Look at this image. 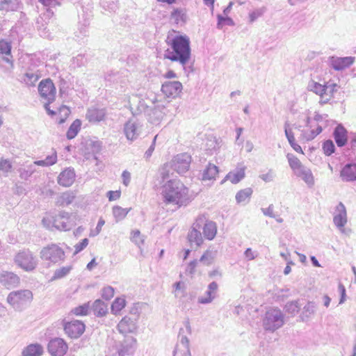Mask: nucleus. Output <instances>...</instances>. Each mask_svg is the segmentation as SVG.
I'll list each match as a JSON object with an SVG mask.
<instances>
[{"label": "nucleus", "mask_w": 356, "mask_h": 356, "mask_svg": "<svg viewBox=\"0 0 356 356\" xmlns=\"http://www.w3.org/2000/svg\"><path fill=\"white\" fill-rule=\"evenodd\" d=\"M157 137H158V135H156L154 136L152 145L149 146L148 149L145 152V157L146 159H149L152 156V154L155 149V144H156V140Z\"/></svg>", "instance_id": "nucleus-62"}, {"label": "nucleus", "mask_w": 356, "mask_h": 356, "mask_svg": "<svg viewBox=\"0 0 356 356\" xmlns=\"http://www.w3.org/2000/svg\"><path fill=\"white\" fill-rule=\"evenodd\" d=\"M219 174L218 167L213 163H209L204 169L202 179L204 181H214Z\"/></svg>", "instance_id": "nucleus-27"}, {"label": "nucleus", "mask_w": 356, "mask_h": 356, "mask_svg": "<svg viewBox=\"0 0 356 356\" xmlns=\"http://www.w3.org/2000/svg\"><path fill=\"white\" fill-rule=\"evenodd\" d=\"M355 60V57L352 56L343 58L332 57L330 59V65L334 70H341L353 65Z\"/></svg>", "instance_id": "nucleus-23"}, {"label": "nucleus", "mask_w": 356, "mask_h": 356, "mask_svg": "<svg viewBox=\"0 0 356 356\" xmlns=\"http://www.w3.org/2000/svg\"><path fill=\"white\" fill-rule=\"evenodd\" d=\"M182 85L178 81H168L161 86V91L168 97L175 98L181 92Z\"/></svg>", "instance_id": "nucleus-15"}, {"label": "nucleus", "mask_w": 356, "mask_h": 356, "mask_svg": "<svg viewBox=\"0 0 356 356\" xmlns=\"http://www.w3.org/2000/svg\"><path fill=\"white\" fill-rule=\"evenodd\" d=\"M11 52V45L9 42H6L4 40H0V54H5L6 57L3 58V60L6 63H11V60L8 56H10Z\"/></svg>", "instance_id": "nucleus-41"}, {"label": "nucleus", "mask_w": 356, "mask_h": 356, "mask_svg": "<svg viewBox=\"0 0 356 356\" xmlns=\"http://www.w3.org/2000/svg\"><path fill=\"white\" fill-rule=\"evenodd\" d=\"M15 263L25 271H31L37 266V259L33 253L28 250L19 252L14 258Z\"/></svg>", "instance_id": "nucleus-6"}, {"label": "nucleus", "mask_w": 356, "mask_h": 356, "mask_svg": "<svg viewBox=\"0 0 356 356\" xmlns=\"http://www.w3.org/2000/svg\"><path fill=\"white\" fill-rule=\"evenodd\" d=\"M40 76L41 74L38 70L29 69L24 74L22 80L23 82L28 86H34Z\"/></svg>", "instance_id": "nucleus-28"}, {"label": "nucleus", "mask_w": 356, "mask_h": 356, "mask_svg": "<svg viewBox=\"0 0 356 356\" xmlns=\"http://www.w3.org/2000/svg\"><path fill=\"white\" fill-rule=\"evenodd\" d=\"M142 122L136 117L130 118L124 125V134L129 140H136L141 134Z\"/></svg>", "instance_id": "nucleus-8"}, {"label": "nucleus", "mask_w": 356, "mask_h": 356, "mask_svg": "<svg viewBox=\"0 0 356 356\" xmlns=\"http://www.w3.org/2000/svg\"><path fill=\"white\" fill-rule=\"evenodd\" d=\"M74 195L71 191H67L60 194L56 199V205L67 206L72 203L74 200Z\"/></svg>", "instance_id": "nucleus-35"}, {"label": "nucleus", "mask_w": 356, "mask_h": 356, "mask_svg": "<svg viewBox=\"0 0 356 356\" xmlns=\"http://www.w3.org/2000/svg\"><path fill=\"white\" fill-rule=\"evenodd\" d=\"M86 63V60L82 54H79L72 59V65L74 67H80L84 65Z\"/></svg>", "instance_id": "nucleus-49"}, {"label": "nucleus", "mask_w": 356, "mask_h": 356, "mask_svg": "<svg viewBox=\"0 0 356 356\" xmlns=\"http://www.w3.org/2000/svg\"><path fill=\"white\" fill-rule=\"evenodd\" d=\"M42 353L43 348L38 343L30 344L22 351L23 356H41Z\"/></svg>", "instance_id": "nucleus-33"}, {"label": "nucleus", "mask_w": 356, "mask_h": 356, "mask_svg": "<svg viewBox=\"0 0 356 356\" xmlns=\"http://www.w3.org/2000/svg\"><path fill=\"white\" fill-rule=\"evenodd\" d=\"M137 328L136 318H132L127 316L122 318L117 325L118 330L122 334L133 333L136 331Z\"/></svg>", "instance_id": "nucleus-17"}, {"label": "nucleus", "mask_w": 356, "mask_h": 356, "mask_svg": "<svg viewBox=\"0 0 356 356\" xmlns=\"http://www.w3.org/2000/svg\"><path fill=\"white\" fill-rule=\"evenodd\" d=\"M263 13H264V10L261 8L257 9V10L252 11L251 13H249V15H248L249 22L250 23L254 22L259 17H260L263 15Z\"/></svg>", "instance_id": "nucleus-56"}, {"label": "nucleus", "mask_w": 356, "mask_h": 356, "mask_svg": "<svg viewBox=\"0 0 356 356\" xmlns=\"http://www.w3.org/2000/svg\"><path fill=\"white\" fill-rule=\"evenodd\" d=\"M47 349L51 356H63L68 350V346L63 339L54 338L49 341Z\"/></svg>", "instance_id": "nucleus-12"}, {"label": "nucleus", "mask_w": 356, "mask_h": 356, "mask_svg": "<svg viewBox=\"0 0 356 356\" xmlns=\"http://www.w3.org/2000/svg\"><path fill=\"white\" fill-rule=\"evenodd\" d=\"M136 339L133 337L126 338L118 347L119 356H127L132 355L136 348Z\"/></svg>", "instance_id": "nucleus-18"}, {"label": "nucleus", "mask_w": 356, "mask_h": 356, "mask_svg": "<svg viewBox=\"0 0 356 356\" xmlns=\"http://www.w3.org/2000/svg\"><path fill=\"white\" fill-rule=\"evenodd\" d=\"M337 213L334 216L333 221L339 228H343L347 222V212L345 206L339 202L336 207Z\"/></svg>", "instance_id": "nucleus-22"}, {"label": "nucleus", "mask_w": 356, "mask_h": 356, "mask_svg": "<svg viewBox=\"0 0 356 356\" xmlns=\"http://www.w3.org/2000/svg\"><path fill=\"white\" fill-rule=\"evenodd\" d=\"M122 183L127 186L131 181V173L127 170H124L122 174Z\"/></svg>", "instance_id": "nucleus-63"}, {"label": "nucleus", "mask_w": 356, "mask_h": 356, "mask_svg": "<svg viewBox=\"0 0 356 356\" xmlns=\"http://www.w3.org/2000/svg\"><path fill=\"white\" fill-rule=\"evenodd\" d=\"M186 16L182 9H175L170 15V20L177 24L182 25L186 22Z\"/></svg>", "instance_id": "nucleus-37"}, {"label": "nucleus", "mask_w": 356, "mask_h": 356, "mask_svg": "<svg viewBox=\"0 0 356 356\" xmlns=\"http://www.w3.org/2000/svg\"><path fill=\"white\" fill-rule=\"evenodd\" d=\"M12 165L10 162L6 159H2L0 161V172L4 174L5 176L8 175V173L10 171Z\"/></svg>", "instance_id": "nucleus-50"}, {"label": "nucleus", "mask_w": 356, "mask_h": 356, "mask_svg": "<svg viewBox=\"0 0 356 356\" xmlns=\"http://www.w3.org/2000/svg\"><path fill=\"white\" fill-rule=\"evenodd\" d=\"M104 224H105L104 220L101 218L98 221L96 228L90 230L89 236L95 237V236H97L102 231V228Z\"/></svg>", "instance_id": "nucleus-55"}, {"label": "nucleus", "mask_w": 356, "mask_h": 356, "mask_svg": "<svg viewBox=\"0 0 356 356\" xmlns=\"http://www.w3.org/2000/svg\"><path fill=\"white\" fill-rule=\"evenodd\" d=\"M334 137L337 145L339 147L344 146L347 143V131L341 125H338L334 132Z\"/></svg>", "instance_id": "nucleus-29"}, {"label": "nucleus", "mask_w": 356, "mask_h": 356, "mask_svg": "<svg viewBox=\"0 0 356 356\" xmlns=\"http://www.w3.org/2000/svg\"><path fill=\"white\" fill-rule=\"evenodd\" d=\"M89 309V303H85L73 309L72 312L76 316H86L88 314Z\"/></svg>", "instance_id": "nucleus-48"}, {"label": "nucleus", "mask_w": 356, "mask_h": 356, "mask_svg": "<svg viewBox=\"0 0 356 356\" xmlns=\"http://www.w3.org/2000/svg\"><path fill=\"white\" fill-rule=\"evenodd\" d=\"M92 310L95 316H103L107 313L108 305L104 301L98 299L93 302Z\"/></svg>", "instance_id": "nucleus-34"}, {"label": "nucleus", "mask_w": 356, "mask_h": 356, "mask_svg": "<svg viewBox=\"0 0 356 356\" xmlns=\"http://www.w3.org/2000/svg\"><path fill=\"white\" fill-rule=\"evenodd\" d=\"M38 91L40 95L46 98L49 102L54 100L56 88L52 82L49 79L42 80L38 86Z\"/></svg>", "instance_id": "nucleus-14"}, {"label": "nucleus", "mask_w": 356, "mask_h": 356, "mask_svg": "<svg viewBox=\"0 0 356 356\" xmlns=\"http://www.w3.org/2000/svg\"><path fill=\"white\" fill-rule=\"evenodd\" d=\"M132 236L131 237V241L135 243L138 247L144 242L143 236H141L139 230H135L132 232Z\"/></svg>", "instance_id": "nucleus-52"}, {"label": "nucleus", "mask_w": 356, "mask_h": 356, "mask_svg": "<svg viewBox=\"0 0 356 356\" xmlns=\"http://www.w3.org/2000/svg\"><path fill=\"white\" fill-rule=\"evenodd\" d=\"M191 161V157L189 154L186 153L180 154L173 159L171 166L178 174L182 175L188 170Z\"/></svg>", "instance_id": "nucleus-10"}, {"label": "nucleus", "mask_w": 356, "mask_h": 356, "mask_svg": "<svg viewBox=\"0 0 356 356\" xmlns=\"http://www.w3.org/2000/svg\"><path fill=\"white\" fill-rule=\"evenodd\" d=\"M36 169L34 167V164H29L23 165L18 169L19 173V177L22 179L27 180L35 172Z\"/></svg>", "instance_id": "nucleus-38"}, {"label": "nucleus", "mask_w": 356, "mask_h": 356, "mask_svg": "<svg viewBox=\"0 0 356 356\" xmlns=\"http://www.w3.org/2000/svg\"><path fill=\"white\" fill-rule=\"evenodd\" d=\"M88 245V239L83 238L81 242L76 243L74 245V254H78L81 251H82L84 248L87 247Z\"/></svg>", "instance_id": "nucleus-58"}, {"label": "nucleus", "mask_w": 356, "mask_h": 356, "mask_svg": "<svg viewBox=\"0 0 356 356\" xmlns=\"http://www.w3.org/2000/svg\"><path fill=\"white\" fill-rule=\"evenodd\" d=\"M44 161L47 166H51L57 162V153L54 151L51 155L46 156Z\"/></svg>", "instance_id": "nucleus-59"}, {"label": "nucleus", "mask_w": 356, "mask_h": 356, "mask_svg": "<svg viewBox=\"0 0 356 356\" xmlns=\"http://www.w3.org/2000/svg\"><path fill=\"white\" fill-rule=\"evenodd\" d=\"M76 177L74 168H67L59 174L58 184L64 187H69L73 184Z\"/></svg>", "instance_id": "nucleus-19"}, {"label": "nucleus", "mask_w": 356, "mask_h": 356, "mask_svg": "<svg viewBox=\"0 0 356 356\" xmlns=\"http://www.w3.org/2000/svg\"><path fill=\"white\" fill-rule=\"evenodd\" d=\"M341 177L345 181L356 180V164H347L341 171Z\"/></svg>", "instance_id": "nucleus-30"}, {"label": "nucleus", "mask_w": 356, "mask_h": 356, "mask_svg": "<svg viewBox=\"0 0 356 356\" xmlns=\"http://www.w3.org/2000/svg\"><path fill=\"white\" fill-rule=\"evenodd\" d=\"M85 324L78 320L67 322L64 325L65 334L72 339L79 338L85 331Z\"/></svg>", "instance_id": "nucleus-11"}, {"label": "nucleus", "mask_w": 356, "mask_h": 356, "mask_svg": "<svg viewBox=\"0 0 356 356\" xmlns=\"http://www.w3.org/2000/svg\"><path fill=\"white\" fill-rule=\"evenodd\" d=\"M106 112L105 108H90L88 109L86 118L92 123H97L105 119Z\"/></svg>", "instance_id": "nucleus-24"}, {"label": "nucleus", "mask_w": 356, "mask_h": 356, "mask_svg": "<svg viewBox=\"0 0 356 356\" xmlns=\"http://www.w3.org/2000/svg\"><path fill=\"white\" fill-rule=\"evenodd\" d=\"M217 234V225L215 222L207 221L203 227L204 237L207 240H212Z\"/></svg>", "instance_id": "nucleus-31"}, {"label": "nucleus", "mask_w": 356, "mask_h": 356, "mask_svg": "<svg viewBox=\"0 0 356 356\" xmlns=\"http://www.w3.org/2000/svg\"><path fill=\"white\" fill-rule=\"evenodd\" d=\"M200 225L196 220L195 223L193 224L192 229L188 233V240L191 244V249H197L200 245V238H199Z\"/></svg>", "instance_id": "nucleus-26"}, {"label": "nucleus", "mask_w": 356, "mask_h": 356, "mask_svg": "<svg viewBox=\"0 0 356 356\" xmlns=\"http://www.w3.org/2000/svg\"><path fill=\"white\" fill-rule=\"evenodd\" d=\"M187 193L188 188L177 179H170L161 186V195L167 204L181 206Z\"/></svg>", "instance_id": "nucleus-2"}, {"label": "nucleus", "mask_w": 356, "mask_h": 356, "mask_svg": "<svg viewBox=\"0 0 356 356\" xmlns=\"http://www.w3.org/2000/svg\"><path fill=\"white\" fill-rule=\"evenodd\" d=\"M165 42L169 47L164 52V58L185 65L191 56L189 38L183 35H168Z\"/></svg>", "instance_id": "nucleus-1"}, {"label": "nucleus", "mask_w": 356, "mask_h": 356, "mask_svg": "<svg viewBox=\"0 0 356 356\" xmlns=\"http://www.w3.org/2000/svg\"><path fill=\"white\" fill-rule=\"evenodd\" d=\"M19 3V0H0V9L15 10L17 9Z\"/></svg>", "instance_id": "nucleus-44"}, {"label": "nucleus", "mask_w": 356, "mask_h": 356, "mask_svg": "<svg viewBox=\"0 0 356 356\" xmlns=\"http://www.w3.org/2000/svg\"><path fill=\"white\" fill-rule=\"evenodd\" d=\"M285 134L290 144L296 141L294 134L291 129L286 128Z\"/></svg>", "instance_id": "nucleus-64"}, {"label": "nucleus", "mask_w": 356, "mask_h": 356, "mask_svg": "<svg viewBox=\"0 0 356 356\" xmlns=\"http://www.w3.org/2000/svg\"><path fill=\"white\" fill-rule=\"evenodd\" d=\"M283 323V317L280 309H273L266 313V324L270 329H276Z\"/></svg>", "instance_id": "nucleus-16"}, {"label": "nucleus", "mask_w": 356, "mask_h": 356, "mask_svg": "<svg viewBox=\"0 0 356 356\" xmlns=\"http://www.w3.org/2000/svg\"><path fill=\"white\" fill-rule=\"evenodd\" d=\"M121 192L120 191H109L107 192V197L109 201L117 200L120 197Z\"/></svg>", "instance_id": "nucleus-60"}, {"label": "nucleus", "mask_w": 356, "mask_h": 356, "mask_svg": "<svg viewBox=\"0 0 356 356\" xmlns=\"http://www.w3.org/2000/svg\"><path fill=\"white\" fill-rule=\"evenodd\" d=\"M70 110L67 106H60L59 108V115L61 116V118L59 120V123H63L65 119L70 115Z\"/></svg>", "instance_id": "nucleus-54"}, {"label": "nucleus", "mask_w": 356, "mask_h": 356, "mask_svg": "<svg viewBox=\"0 0 356 356\" xmlns=\"http://www.w3.org/2000/svg\"><path fill=\"white\" fill-rule=\"evenodd\" d=\"M167 106L160 102H156L153 108L147 112L148 121L154 125L160 124L164 115L167 114Z\"/></svg>", "instance_id": "nucleus-9"}, {"label": "nucleus", "mask_w": 356, "mask_h": 356, "mask_svg": "<svg viewBox=\"0 0 356 356\" xmlns=\"http://www.w3.org/2000/svg\"><path fill=\"white\" fill-rule=\"evenodd\" d=\"M130 211V209H124L120 206L113 207V215L117 222L123 220Z\"/></svg>", "instance_id": "nucleus-42"}, {"label": "nucleus", "mask_w": 356, "mask_h": 356, "mask_svg": "<svg viewBox=\"0 0 356 356\" xmlns=\"http://www.w3.org/2000/svg\"><path fill=\"white\" fill-rule=\"evenodd\" d=\"M130 110L134 115L144 112L147 113L149 110L145 102L140 97L135 96L129 102Z\"/></svg>", "instance_id": "nucleus-21"}, {"label": "nucleus", "mask_w": 356, "mask_h": 356, "mask_svg": "<svg viewBox=\"0 0 356 356\" xmlns=\"http://www.w3.org/2000/svg\"><path fill=\"white\" fill-rule=\"evenodd\" d=\"M218 289V284L216 282H212L209 284L207 294L208 297L202 298V303L209 302H210L213 298H214L216 291Z\"/></svg>", "instance_id": "nucleus-46"}, {"label": "nucleus", "mask_w": 356, "mask_h": 356, "mask_svg": "<svg viewBox=\"0 0 356 356\" xmlns=\"http://www.w3.org/2000/svg\"><path fill=\"white\" fill-rule=\"evenodd\" d=\"M173 291L175 296L177 298H181L186 295V284L184 282H175L173 285Z\"/></svg>", "instance_id": "nucleus-43"}, {"label": "nucleus", "mask_w": 356, "mask_h": 356, "mask_svg": "<svg viewBox=\"0 0 356 356\" xmlns=\"http://www.w3.org/2000/svg\"><path fill=\"white\" fill-rule=\"evenodd\" d=\"M126 305V301L124 298H116L111 305V312L114 314H117L120 312Z\"/></svg>", "instance_id": "nucleus-47"}, {"label": "nucleus", "mask_w": 356, "mask_h": 356, "mask_svg": "<svg viewBox=\"0 0 356 356\" xmlns=\"http://www.w3.org/2000/svg\"><path fill=\"white\" fill-rule=\"evenodd\" d=\"M190 332L191 328L189 323L188 322H186L184 327L179 329L178 341L173 350V356H191L189 348V341L188 337L184 334Z\"/></svg>", "instance_id": "nucleus-5"}, {"label": "nucleus", "mask_w": 356, "mask_h": 356, "mask_svg": "<svg viewBox=\"0 0 356 356\" xmlns=\"http://www.w3.org/2000/svg\"><path fill=\"white\" fill-rule=\"evenodd\" d=\"M197 265V259H194L193 261H191L186 269V273L190 275H193V273H195V268H196Z\"/></svg>", "instance_id": "nucleus-61"}, {"label": "nucleus", "mask_w": 356, "mask_h": 356, "mask_svg": "<svg viewBox=\"0 0 356 356\" xmlns=\"http://www.w3.org/2000/svg\"><path fill=\"white\" fill-rule=\"evenodd\" d=\"M33 300V293L30 290H17L10 292L7 297V302L15 310L22 311Z\"/></svg>", "instance_id": "nucleus-4"}, {"label": "nucleus", "mask_w": 356, "mask_h": 356, "mask_svg": "<svg viewBox=\"0 0 356 356\" xmlns=\"http://www.w3.org/2000/svg\"><path fill=\"white\" fill-rule=\"evenodd\" d=\"M71 266H63L54 271L51 280H59L67 275L72 270Z\"/></svg>", "instance_id": "nucleus-45"}, {"label": "nucleus", "mask_w": 356, "mask_h": 356, "mask_svg": "<svg viewBox=\"0 0 356 356\" xmlns=\"http://www.w3.org/2000/svg\"><path fill=\"white\" fill-rule=\"evenodd\" d=\"M81 126V121L80 120H75L69 127L66 136L70 140L73 139L78 134Z\"/></svg>", "instance_id": "nucleus-40"}, {"label": "nucleus", "mask_w": 356, "mask_h": 356, "mask_svg": "<svg viewBox=\"0 0 356 356\" xmlns=\"http://www.w3.org/2000/svg\"><path fill=\"white\" fill-rule=\"evenodd\" d=\"M286 157L289 161V166L295 172V173H296L297 172H298L299 170L304 168L301 161L296 156L292 154H288Z\"/></svg>", "instance_id": "nucleus-39"}, {"label": "nucleus", "mask_w": 356, "mask_h": 356, "mask_svg": "<svg viewBox=\"0 0 356 356\" xmlns=\"http://www.w3.org/2000/svg\"><path fill=\"white\" fill-rule=\"evenodd\" d=\"M252 193L253 190L250 187L241 189L236 193L235 196L237 203L242 204L248 202L251 199Z\"/></svg>", "instance_id": "nucleus-32"}, {"label": "nucleus", "mask_w": 356, "mask_h": 356, "mask_svg": "<svg viewBox=\"0 0 356 356\" xmlns=\"http://www.w3.org/2000/svg\"><path fill=\"white\" fill-rule=\"evenodd\" d=\"M323 149L324 153L330 156L334 152V145L330 140H326L323 145Z\"/></svg>", "instance_id": "nucleus-51"}, {"label": "nucleus", "mask_w": 356, "mask_h": 356, "mask_svg": "<svg viewBox=\"0 0 356 356\" xmlns=\"http://www.w3.org/2000/svg\"><path fill=\"white\" fill-rule=\"evenodd\" d=\"M296 175L300 177L307 184L312 186L314 183V178L312 171L305 167L297 172Z\"/></svg>", "instance_id": "nucleus-36"}, {"label": "nucleus", "mask_w": 356, "mask_h": 356, "mask_svg": "<svg viewBox=\"0 0 356 356\" xmlns=\"http://www.w3.org/2000/svg\"><path fill=\"white\" fill-rule=\"evenodd\" d=\"M245 166L243 165H238L235 169L231 170L225 176V179L229 180L232 184H238L245 177Z\"/></svg>", "instance_id": "nucleus-25"}, {"label": "nucleus", "mask_w": 356, "mask_h": 356, "mask_svg": "<svg viewBox=\"0 0 356 356\" xmlns=\"http://www.w3.org/2000/svg\"><path fill=\"white\" fill-rule=\"evenodd\" d=\"M19 276L13 272L2 271L0 273V283L7 288L15 287L19 284Z\"/></svg>", "instance_id": "nucleus-20"}, {"label": "nucleus", "mask_w": 356, "mask_h": 356, "mask_svg": "<svg viewBox=\"0 0 356 356\" xmlns=\"http://www.w3.org/2000/svg\"><path fill=\"white\" fill-rule=\"evenodd\" d=\"M40 258L51 263L56 264L64 260L65 252L58 245L51 244L41 250Z\"/></svg>", "instance_id": "nucleus-7"}, {"label": "nucleus", "mask_w": 356, "mask_h": 356, "mask_svg": "<svg viewBox=\"0 0 356 356\" xmlns=\"http://www.w3.org/2000/svg\"><path fill=\"white\" fill-rule=\"evenodd\" d=\"M114 296V289L112 286H106L102 289V296L104 299L109 300Z\"/></svg>", "instance_id": "nucleus-53"}, {"label": "nucleus", "mask_w": 356, "mask_h": 356, "mask_svg": "<svg viewBox=\"0 0 356 356\" xmlns=\"http://www.w3.org/2000/svg\"><path fill=\"white\" fill-rule=\"evenodd\" d=\"M171 166V163H165L161 169L160 170V176L163 181L168 179L170 177V170L169 168Z\"/></svg>", "instance_id": "nucleus-57"}, {"label": "nucleus", "mask_w": 356, "mask_h": 356, "mask_svg": "<svg viewBox=\"0 0 356 356\" xmlns=\"http://www.w3.org/2000/svg\"><path fill=\"white\" fill-rule=\"evenodd\" d=\"M309 90L319 97L321 104L331 103L338 93L340 86L332 80L324 81L323 83L312 81L309 86Z\"/></svg>", "instance_id": "nucleus-3"}, {"label": "nucleus", "mask_w": 356, "mask_h": 356, "mask_svg": "<svg viewBox=\"0 0 356 356\" xmlns=\"http://www.w3.org/2000/svg\"><path fill=\"white\" fill-rule=\"evenodd\" d=\"M54 227L61 231L70 230L74 223L70 220V214L67 212L62 211L56 216L53 221Z\"/></svg>", "instance_id": "nucleus-13"}]
</instances>
